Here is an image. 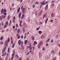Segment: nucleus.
Here are the masks:
<instances>
[{"label":"nucleus","instance_id":"14","mask_svg":"<svg viewBox=\"0 0 60 60\" xmlns=\"http://www.w3.org/2000/svg\"><path fill=\"white\" fill-rule=\"evenodd\" d=\"M6 17V16H5V15H2V17L3 19H5V18Z\"/></svg>","mask_w":60,"mask_h":60},{"label":"nucleus","instance_id":"1","mask_svg":"<svg viewBox=\"0 0 60 60\" xmlns=\"http://www.w3.org/2000/svg\"><path fill=\"white\" fill-rule=\"evenodd\" d=\"M10 42V39L8 38V40H7L5 42V45L6 47H8V43Z\"/></svg>","mask_w":60,"mask_h":60},{"label":"nucleus","instance_id":"63","mask_svg":"<svg viewBox=\"0 0 60 60\" xmlns=\"http://www.w3.org/2000/svg\"><path fill=\"white\" fill-rule=\"evenodd\" d=\"M54 60H56V58H54Z\"/></svg>","mask_w":60,"mask_h":60},{"label":"nucleus","instance_id":"60","mask_svg":"<svg viewBox=\"0 0 60 60\" xmlns=\"http://www.w3.org/2000/svg\"><path fill=\"white\" fill-rule=\"evenodd\" d=\"M46 46H48V43H47L46 44Z\"/></svg>","mask_w":60,"mask_h":60},{"label":"nucleus","instance_id":"7","mask_svg":"<svg viewBox=\"0 0 60 60\" xmlns=\"http://www.w3.org/2000/svg\"><path fill=\"white\" fill-rule=\"evenodd\" d=\"M52 5H51V7H52V6H53V7H54V3H55V1L53 0L52 1Z\"/></svg>","mask_w":60,"mask_h":60},{"label":"nucleus","instance_id":"48","mask_svg":"<svg viewBox=\"0 0 60 60\" xmlns=\"http://www.w3.org/2000/svg\"><path fill=\"white\" fill-rule=\"evenodd\" d=\"M0 60H3V59H2L0 57Z\"/></svg>","mask_w":60,"mask_h":60},{"label":"nucleus","instance_id":"51","mask_svg":"<svg viewBox=\"0 0 60 60\" xmlns=\"http://www.w3.org/2000/svg\"><path fill=\"white\" fill-rule=\"evenodd\" d=\"M1 25H2V26H4V23H2V24H1Z\"/></svg>","mask_w":60,"mask_h":60},{"label":"nucleus","instance_id":"15","mask_svg":"<svg viewBox=\"0 0 60 60\" xmlns=\"http://www.w3.org/2000/svg\"><path fill=\"white\" fill-rule=\"evenodd\" d=\"M29 48L30 50H32V47L31 46H29Z\"/></svg>","mask_w":60,"mask_h":60},{"label":"nucleus","instance_id":"52","mask_svg":"<svg viewBox=\"0 0 60 60\" xmlns=\"http://www.w3.org/2000/svg\"><path fill=\"white\" fill-rule=\"evenodd\" d=\"M42 50H43V51H44V50H45V49L44 48H43Z\"/></svg>","mask_w":60,"mask_h":60},{"label":"nucleus","instance_id":"19","mask_svg":"<svg viewBox=\"0 0 60 60\" xmlns=\"http://www.w3.org/2000/svg\"><path fill=\"white\" fill-rule=\"evenodd\" d=\"M20 31V29H18L17 30V33L18 34H19V31Z\"/></svg>","mask_w":60,"mask_h":60},{"label":"nucleus","instance_id":"39","mask_svg":"<svg viewBox=\"0 0 60 60\" xmlns=\"http://www.w3.org/2000/svg\"><path fill=\"white\" fill-rule=\"evenodd\" d=\"M32 7H33V8H34V7H35V5H32Z\"/></svg>","mask_w":60,"mask_h":60},{"label":"nucleus","instance_id":"12","mask_svg":"<svg viewBox=\"0 0 60 60\" xmlns=\"http://www.w3.org/2000/svg\"><path fill=\"white\" fill-rule=\"evenodd\" d=\"M48 4L46 5V6L45 8V10H47V9L48 8Z\"/></svg>","mask_w":60,"mask_h":60},{"label":"nucleus","instance_id":"36","mask_svg":"<svg viewBox=\"0 0 60 60\" xmlns=\"http://www.w3.org/2000/svg\"><path fill=\"white\" fill-rule=\"evenodd\" d=\"M6 14H7L6 12H5L4 13V15H6Z\"/></svg>","mask_w":60,"mask_h":60},{"label":"nucleus","instance_id":"38","mask_svg":"<svg viewBox=\"0 0 60 60\" xmlns=\"http://www.w3.org/2000/svg\"><path fill=\"white\" fill-rule=\"evenodd\" d=\"M3 37H1L0 38V40H3Z\"/></svg>","mask_w":60,"mask_h":60},{"label":"nucleus","instance_id":"64","mask_svg":"<svg viewBox=\"0 0 60 60\" xmlns=\"http://www.w3.org/2000/svg\"><path fill=\"white\" fill-rule=\"evenodd\" d=\"M58 46H59V47L60 48V45H59H59H58Z\"/></svg>","mask_w":60,"mask_h":60},{"label":"nucleus","instance_id":"45","mask_svg":"<svg viewBox=\"0 0 60 60\" xmlns=\"http://www.w3.org/2000/svg\"><path fill=\"white\" fill-rule=\"evenodd\" d=\"M6 60H7V59H8V57H6Z\"/></svg>","mask_w":60,"mask_h":60},{"label":"nucleus","instance_id":"8","mask_svg":"<svg viewBox=\"0 0 60 60\" xmlns=\"http://www.w3.org/2000/svg\"><path fill=\"white\" fill-rule=\"evenodd\" d=\"M5 49H6V47H4V49L2 50V53L3 54H4V52L5 51Z\"/></svg>","mask_w":60,"mask_h":60},{"label":"nucleus","instance_id":"2","mask_svg":"<svg viewBox=\"0 0 60 60\" xmlns=\"http://www.w3.org/2000/svg\"><path fill=\"white\" fill-rule=\"evenodd\" d=\"M43 42H42V41H41L39 42V44L38 45V48H40V47L43 45Z\"/></svg>","mask_w":60,"mask_h":60},{"label":"nucleus","instance_id":"41","mask_svg":"<svg viewBox=\"0 0 60 60\" xmlns=\"http://www.w3.org/2000/svg\"><path fill=\"white\" fill-rule=\"evenodd\" d=\"M23 35H22L21 37V38H22V39H23Z\"/></svg>","mask_w":60,"mask_h":60},{"label":"nucleus","instance_id":"35","mask_svg":"<svg viewBox=\"0 0 60 60\" xmlns=\"http://www.w3.org/2000/svg\"><path fill=\"white\" fill-rule=\"evenodd\" d=\"M42 7V5H41L40 7V8H41V7Z\"/></svg>","mask_w":60,"mask_h":60},{"label":"nucleus","instance_id":"16","mask_svg":"<svg viewBox=\"0 0 60 60\" xmlns=\"http://www.w3.org/2000/svg\"><path fill=\"white\" fill-rule=\"evenodd\" d=\"M31 38H32V40H33V41L34 40V36H31Z\"/></svg>","mask_w":60,"mask_h":60},{"label":"nucleus","instance_id":"29","mask_svg":"<svg viewBox=\"0 0 60 60\" xmlns=\"http://www.w3.org/2000/svg\"><path fill=\"white\" fill-rule=\"evenodd\" d=\"M52 53H54V51H53V50H52L51 51Z\"/></svg>","mask_w":60,"mask_h":60},{"label":"nucleus","instance_id":"33","mask_svg":"<svg viewBox=\"0 0 60 60\" xmlns=\"http://www.w3.org/2000/svg\"><path fill=\"white\" fill-rule=\"evenodd\" d=\"M23 33H25V30L23 29Z\"/></svg>","mask_w":60,"mask_h":60},{"label":"nucleus","instance_id":"46","mask_svg":"<svg viewBox=\"0 0 60 60\" xmlns=\"http://www.w3.org/2000/svg\"><path fill=\"white\" fill-rule=\"evenodd\" d=\"M46 15H43V16L44 17H46Z\"/></svg>","mask_w":60,"mask_h":60},{"label":"nucleus","instance_id":"57","mask_svg":"<svg viewBox=\"0 0 60 60\" xmlns=\"http://www.w3.org/2000/svg\"><path fill=\"white\" fill-rule=\"evenodd\" d=\"M11 21H10V23H9V24H11Z\"/></svg>","mask_w":60,"mask_h":60},{"label":"nucleus","instance_id":"27","mask_svg":"<svg viewBox=\"0 0 60 60\" xmlns=\"http://www.w3.org/2000/svg\"><path fill=\"white\" fill-rule=\"evenodd\" d=\"M38 33H39V34H41V31H39L38 32Z\"/></svg>","mask_w":60,"mask_h":60},{"label":"nucleus","instance_id":"47","mask_svg":"<svg viewBox=\"0 0 60 60\" xmlns=\"http://www.w3.org/2000/svg\"><path fill=\"white\" fill-rule=\"evenodd\" d=\"M19 34H17V35H16V36L17 37H18V36H19Z\"/></svg>","mask_w":60,"mask_h":60},{"label":"nucleus","instance_id":"31","mask_svg":"<svg viewBox=\"0 0 60 60\" xmlns=\"http://www.w3.org/2000/svg\"><path fill=\"white\" fill-rule=\"evenodd\" d=\"M15 56L16 57H17V58L18 59L19 58V56H18L17 55H16Z\"/></svg>","mask_w":60,"mask_h":60},{"label":"nucleus","instance_id":"21","mask_svg":"<svg viewBox=\"0 0 60 60\" xmlns=\"http://www.w3.org/2000/svg\"><path fill=\"white\" fill-rule=\"evenodd\" d=\"M15 46V44H13V45L12 46V48H14Z\"/></svg>","mask_w":60,"mask_h":60},{"label":"nucleus","instance_id":"61","mask_svg":"<svg viewBox=\"0 0 60 60\" xmlns=\"http://www.w3.org/2000/svg\"><path fill=\"white\" fill-rule=\"evenodd\" d=\"M29 53H29V52H28V53H27V54L28 55L29 54Z\"/></svg>","mask_w":60,"mask_h":60},{"label":"nucleus","instance_id":"28","mask_svg":"<svg viewBox=\"0 0 60 60\" xmlns=\"http://www.w3.org/2000/svg\"><path fill=\"white\" fill-rule=\"evenodd\" d=\"M0 44L1 45H2V44H3V43L2 41H1L0 42Z\"/></svg>","mask_w":60,"mask_h":60},{"label":"nucleus","instance_id":"50","mask_svg":"<svg viewBox=\"0 0 60 60\" xmlns=\"http://www.w3.org/2000/svg\"><path fill=\"white\" fill-rule=\"evenodd\" d=\"M22 17H23V18L24 17V15H22Z\"/></svg>","mask_w":60,"mask_h":60},{"label":"nucleus","instance_id":"20","mask_svg":"<svg viewBox=\"0 0 60 60\" xmlns=\"http://www.w3.org/2000/svg\"><path fill=\"white\" fill-rule=\"evenodd\" d=\"M20 7H19L17 10V11L18 12H19L20 11Z\"/></svg>","mask_w":60,"mask_h":60},{"label":"nucleus","instance_id":"59","mask_svg":"<svg viewBox=\"0 0 60 60\" xmlns=\"http://www.w3.org/2000/svg\"><path fill=\"white\" fill-rule=\"evenodd\" d=\"M15 21V20H13V23H14V22H15V21Z\"/></svg>","mask_w":60,"mask_h":60},{"label":"nucleus","instance_id":"43","mask_svg":"<svg viewBox=\"0 0 60 60\" xmlns=\"http://www.w3.org/2000/svg\"><path fill=\"white\" fill-rule=\"evenodd\" d=\"M53 41V40L52 39L51 41V42L52 43Z\"/></svg>","mask_w":60,"mask_h":60},{"label":"nucleus","instance_id":"56","mask_svg":"<svg viewBox=\"0 0 60 60\" xmlns=\"http://www.w3.org/2000/svg\"><path fill=\"white\" fill-rule=\"evenodd\" d=\"M48 20V18H47L46 20V21H47Z\"/></svg>","mask_w":60,"mask_h":60},{"label":"nucleus","instance_id":"26","mask_svg":"<svg viewBox=\"0 0 60 60\" xmlns=\"http://www.w3.org/2000/svg\"><path fill=\"white\" fill-rule=\"evenodd\" d=\"M10 18V15H8V20H9V18Z\"/></svg>","mask_w":60,"mask_h":60},{"label":"nucleus","instance_id":"10","mask_svg":"<svg viewBox=\"0 0 60 60\" xmlns=\"http://www.w3.org/2000/svg\"><path fill=\"white\" fill-rule=\"evenodd\" d=\"M22 11L23 13H25V8H23V9H22Z\"/></svg>","mask_w":60,"mask_h":60},{"label":"nucleus","instance_id":"4","mask_svg":"<svg viewBox=\"0 0 60 60\" xmlns=\"http://www.w3.org/2000/svg\"><path fill=\"white\" fill-rule=\"evenodd\" d=\"M1 13L3 14L4 12H6V10L4 9H2L1 11Z\"/></svg>","mask_w":60,"mask_h":60},{"label":"nucleus","instance_id":"9","mask_svg":"<svg viewBox=\"0 0 60 60\" xmlns=\"http://www.w3.org/2000/svg\"><path fill=\"white\" fill-rule=\"evenodd\" d=\"M12 56L11 57V60H13V57H14V53L12 54Z\"/></svg>","mask_w":60,"mask_h":60},{"label":"nucleus","instance_id":"17","mask_svg":"<svg viewBox=\"0 0 60 60\" xmlns=\"http://www.w3.org/2000/svg\"><path fill=\"white\" fill-rule=\"evenodd\" d=\"M28 41L27 40H25V44H26V43H27V42Z\"/></svg>","mask_w":60,"mask_h":60},{"label":"nucleus","instance_id":"11","mask_svg":"<svg viewBox=\"0 0 60 60\" xmlns=\"http://www.w3.org/2000/svg\"><path fill=\"white\" fill-rule=\"evenodd\" d=\"M21 12H20L19 14V19H20V17H21Z\"/></svg>","mask_w":60,"mask_h":60},{"label":"nucleus","instance_id":"6","mask_svg":"<svg viewBox=\"0 0 60 60\" xmlns=\"http://www.w3.org/2000/svg\"><path fill=\"white\" fill-rule=\"evenodd\" d=\"M46 0H45L44 1H43V2H42L41 4H43V5H45V4H47L48 3V2L47 1H46Z\"/></svg>","mask_w":60,"mask_h":60},{"label":"nucleus","instance_id":"40","mask_svg":"<svg viewBox=\"0 0 60 60\" xmlns=\"http://www.w3.org/2000/svg\"><path fill=\"white\" fill-rule=\"evenodd\" d=\"M19 60H22V58H20L19 59Z\"/></svg>","mask_w":60,"mask_h":60},{"label":"nucleus","instance_id":"37","mask_svg":"<svg viewBox=\"0 0 60 60\" xmlns=\"http://www.w3.org/2000/svg\"><path fill=\"white\" fill-rule=\"evenodd\" d=\"M24 18V17L22 16L21 17V19H23V18Z\"/></svg>","mask_w":60,"mask_h":60},{"label":"nucleus","instance_id":"22","mask_svg":"<svg viewBox=\"0 0 60 60\" xmlns=\"http://www.w3.org/2000/svg\"><path fill=\"white\" fill-rule=\"evenodd\" d=\"M54 13H52L51 14V17H53L54 16Z\"/></svg>","mask_w":60,"mask_h":60},{"label":"nucleus","instance_id":"13","mask_svg":"<svg viewBox=\"0 0 60 60\" xmlns=\"http://www.w3.org/2000/svg\"><path fill=\"white\" fill-rule=\"evenodd\" d=\"M37 44V42L36 41H34V45H35V44Z\"/></svg>","mask_w":60,"mask_h":60},{"label":"nucleus","instance_id":"3","mask_svg":"<svg viewBox=\"0 0 60 60\" xmlns=\"http://www.w3.org/2000/svg\"><path fill=\"white\" fill-rule=\"evenodd\" d=\"M5 25H4V28L7 27L8 26V22L7 21L5 23Z\"/></svg>","mask_w":60,"mask_h":60},{"label":"nucleus","instance_id":"49","mask_svg":"<svg viewBox=\"0 0 60 60\" xmlns=\"http://www.w3.org/2000/svg\"><path fill=\"white\" fill-rule=\"evenodd\" d=\"M37 30H39V28H37Z\"/></svg>","mask_w":60,"mask_h":60},{"label":"nucleus","instance_id":"54","mask_svg":"<svg viewBox=\"0 0 60 60\" xmlns=\"http://www.w3.org/2000/svg\"><path fill=\"white\" fill-rule=\"evenodd\" d=\"M23 6H22L21 7V9H23L22 8H23Z\"/></svg>","mask_w":60,"mask_h":60},{"label":"nucleus","instance_id":"5","mask_svg":"<svg viewBox=\"0 0 60 60\" xmlns=\"http://www.w3.org/2000/svg\"><path fill=\"white\" fill-rule=\"evenodd\" d=\"M18 43L19 44V45H20L21 44H23V42L22 41V42L20 40H19L18 41Z\"/></svg>","mask_w":60,"mask_h":60},{"label":"nucleus","instance_id":"32","mask_svg":"<svg viewBox=\"0 0 60 60\" xmlns=\"http://www.w3.org/2000/svg\"><path fill=\"white\" fill-rule=\"evenodd\" d=\"M20 36H18L17 38L18 39H19L20 38Z\"/></svg>","mask_w":60,"mask_h":60},{"label":"nucleus","instance_id":"58","mask_svg":"<svg viewBox=\"0 0 60 60\" xmlns=\"http://www.w3.org/2000/svg\"><path fill=\"white\" fill-rule=\"evenodd\" d=\"M15 26H13V29H14V28H15Z\"/></svg>","mask_w":60,"mask_h":60},{"label":"nucleus","instance_id":"24","mask_svg":"<svg viewBox=\"0 0 60 60\" xmlns=\"http://www.w3.org/2000/svg\"><path fill=\"white\" fill-rule=\"evenodd\" d=\"M22 49L23 50H24V46H22Z\"/></svg>","mask_w":60,"mask_h":60},{"label":"nucleus","instance_id":"30","mask_svg":"<svg viewBox=\"0 0 60 60\" xmlns=\"http://www.w3.org/2000/svg\"><path fill=\"white\" fill-rule=\"evenodd\" d=\"M8 53L10 52V48H8Z\"/></svg>","mask_w":60,"mask_h":60},{"label":"nucleus","instance_id":"53","mask_svg":"<svg viewBox=\"0 0 60 60\" xmlns=\"http://www.w3.org/2000/svg\"><path fill=\"white\" fill-rule=\"evenodd\" d=\"M11 43L12 44H13V41H11Z\"/></svg>","mask_w":60,"mask_h":60},{"label":"nucleus","instance_id":"42","mask_svg":"<svg viewBox=\"0 0 60 60\" xmlns=\"http://www.w3.org/2000/svg\"><path fill=\"white\" fill-rule=\"evenodd\" d=\"M16 26L17 27H18V24H16Z\"/></svg>","mask_w":60,"mask_h":60},{"label":"nucleus","instance_id":"55","mask_svg":"<svg viewBox=\"0 0 60 60\" xmlns=\"http://www.w3.org/2000/svg\"><path fill=\"white\" fill-rule=\"evenodd\" d=\"M22 23V21H20V24H21V23Z\"/></svg>","mask_w":60,"mask_h":60},{"label":"nucleus","instance_id":"25","mask_svg":"<svg viewBox=\"0 0 60 60\" xmlns=\"http://www.w3.org/2000/svg\"><path fill=\"white\" fill-rule=\"evenodd\" d=\"M35 4H39V2H36Z\"/></svg>","mask_w":60,"mask_h":60},{"label":"nucleus","instance_id":"18","mask_svg":"<svg viewBox=\"0 0 60 60\" xmlns=\"http://www.w3.org/2000/svg\"><path fill=\"white\" fill-rule=\"evenodd\" d=\"M50 40V39L49 38H48V39L46 41V42H48Z\"/></svg>","mask_w":60,"mask_h":60},{"label":"nucleus","instance_id":"23","mask_svg":"<svg viewBox=\"0 0 60 60\" xmlns=\"http://www.w3.org/2000/svg\"><path fill=\"white\" fill-rule=\"evenodd\" d=\"M2 16H1L0 17V20H2Z\"/></svg>","mask_w":60,"mask_h":60},{"label":"nucleus","instance_id":"62","mask_svg":"<svg viewBox=\"0 0 60 60\" xmlns=\"http://www.w3.org/2000/svg\"><path fill=\"white\" fill-rule=\"evenodd\" d=\"M13 19H15V16L13 18Z\"/></svg>","mask_w":60,"mask_h":60},{"label":"nucleus","instance_id":"44","mask_svg":"<svg viewBox=\"0 0 60 60\" xmlns=\"http://www.w3.org/2000/svg\"><path fill=\"white\" fill-rule=\"evenodd\" d=\"M26 36H25L24 39H26Z\"/></svg>","mask_w":60,"mask_h":60},{"label":"nucleus","instance_id":"34","mask_svg":"<svg viewBox=\"0 0 60 60\" xmlns=\"http://www.w3.org/2000/svg\"><path fill=\"white\" fill-rule=\"evenodd\" d=\"M19 26L21 27H22V24H21L20 23H19Z\"/></svg>","mask_w":60,"mask_h":60}]
</instances>
